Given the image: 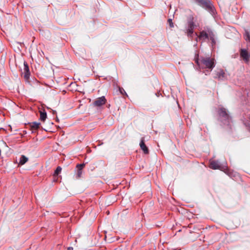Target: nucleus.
Listing matches in <instances>:
<instances>
[{
	"instance_id": "8",
	"label": "nucleus",
	"mask_w": 250,
	"mask_h": 250,
	"mask_svg": "<svg viewBox=\"0 0 250 250\" xmlns=\"http://www.w3.org/2000/svg\"><path fill=\"white\" fill-rule=\"evenodd\" d=\"M213 77L218 80H225L227 79V76L222 69H220L218 71L215 70L212 73Z\"/></svg>"
},
{
	"instance_id": "16",
	"label": "nucleus",
	"mask_w": 250,
	"mask_h": 250,
	"mask_svg": "<svg viewBox=\"0 0 250 250\" xmlns=\"http://www.w3.org/2000/svg\"><path fill=\"white\" fill-rule=\"evenodd\" d=\"M28 158L25 155H21L20 157L19 162H18L17 160H16L15 163L18 164L19 166H22L26 163L28 161Z\"/></svg>"
},
{
	"instance_id": "19",
	"label": "nucleus",
	"mask_w": 250,
	"mask_h": 250,
	"mask_svg": "<svg viewBox=\"0 0 250 250\" xmlns=\"http://www.w3.org/2000/svg\"><path fill=\"white\" fill-rule=\"evenodd\" d=\"M118 91H119V92L120 93V94L121 95H122L123 96H128L127 93H126V92L125 91V90H124V89L122 87H120V86H119L118 87Z\"/></svg>"
},
{
	"instance_id": "26",
	"label": "nucleus",
	"mask_w": 250,
	"mask_h": 250,
	"mask_svg": "<svg viewBox=\"0 0 250 250\" xmlns=\"http://www.w3.org/2000/svg\"><path fill=\"white\" fill-rule=\"evenodd\" d=\"M155 95L157 97H159L161 94V92L160 91H157L156 93H155Z\"/></svg>"
},
{
	"instance_id": "30",
	"label": "nucleus",
	"mask_w": 250,
	"mask_h": 250,
	"mask_svg": "<svg viewBox=\"0 0 250 250\" xmlns=\"http://www.w3.org/2000/svg\"><path fill=\"white\" fill-rule=\"evenodd\" d=\"M56 122H59V119H58V117H57L56 120Z\"/></svg>"
},
{
	"instance_id": "13",
	"label": "nucleus",
	"mask_w": 250,
	"mask_h": 250,
	"mask_svg": "<svg viewBox=\"0 0 250 250\" xmlns=\"http://www.w3.org/2000/svg\"><path fill=\"white\" fill-rule=\"evenodd\" d=\"M194 60L196 64V66L194 67V69L196 70L201 72V69H204V67L201 65L200 57H199L198 55L197 56L196 55Z\"/></svg>"
},
{
	"instance_id": "14",
	"label": "nucleus",
	"mask_w": 250,
	"mask_h": 250,
	"mask_svg": "<svg viewBox=\"0 0 250 250\" xmlns=\"http://www.w3.org/2000/svg\"><path fill=\"white\" fill-rule=\"evenodd\" d=\"M241 57L246 62H248L250 59V54L246 48H242L240 51Z\"/></svg>"
},
{
	"instance_id": "4",
	"label": "nucleus",
	"mask_w": 250,
	"mask_h": 250,
	"mask_svg": "<svg viewBox=\"0 0 250 250\" xmlns=\"http://www.w3.org/2000/svg\"><path fill=\"white\" fill-rule=\"evenodd\" d=\"M209 167L212 169H220L224 171L230 177L233 176L232 172L228 170L225 164H221L218 160H209Z\"/></svg>"
},
{
	"instance_id": "2",
	"label": "nucleus",
	"mask_w": 250,
	"mask_h": 250,
	"mask_svg": "<svg viewBox=\"0 0 250 250\" xmlns=\"http://www.w3.org/2000/svg\"><path fill=\"white\" fill-rule=\"evenodd\" d=\"M198 38L200 40L203 41L210 40L212 47L216 45V41L214 31L209 26H205L204 27L203 29L200 31Z\"/></svg>"
},
{
	"instance_id": "10",
	"label": "nucleus",
	"mask_w": 250,
	"mask_h": 250,
	"mask_svg": "<svg viewBox=\"0 0 250 250\" xmlns=\"http://www.w3.org/2000/svg\"><path fill=\"white\" fill-rule=\"evenodd\" d=\"M25 82L34 88H38L40 86V82L34 77L30 78V77L28 80Z\"/></svg>"
},
{
	"instance_id": "7",
	"label": "nucleus",
	"mask_w": 250,
	"mask_h": 250,
	"mask_svg": "<svg viewBox=\"0 0 250 250\" xmlns=\"http://www.w3.org/2000/svg\"><path fill=\"white\" fill-rule=\"evenodd\" d=\"M20 70L21 71V75H23L25 81H28L29 77L31 76V72L30 71L28 64L25 61H24L23 62V71L21 68H20Z\"/></svg>"
},
{
	"instance_id": "24",
	"label": "nucleus",
	"mask_w": 250,
	"mask_h": 250,
	"mask_svg": "<svg viewBox=\"0 0 250 250\" xmlns=\"http://www.w3.org/2000/svg\"><path fill=\"white\" fill-rule=\"evenodd\" d=\"M212 70L209 69H206L205 71H202L203 73H205L206 75H208Z\"/></svg>"
},
{
	"instance_id": "6",
	"label": "nucleus",
	"mask_w": 250,
	"mask_h": 250,
	"mask_svg": "<svg viewBox=\"0 0 250 250\" xmlns=\"http://www.w3.org/2000/svg\"><path fill=\"white\" fill-rule=\"evenodd\" d=\"M200 60L201 65L204 67V69H209L212 70L215 66V61L211 59L210 56H201Z\"/></svg>"
},
{
	"instance_id": "22",
	"label": "nucleus",
	"mask_w": 250,
	"mask_h": 250,
	"mask_svg": "<svg viewBox=\"0 0 250 250\" xmlns=\"http://www.w3.org/2000/svg\"><path fill=\"white\" fill-rule=\"evenodd\" d=\"M87 163H82V164H78L77 165V168H81L82 170H83V167H85V164H86Z\"/></svg>"
},
{
	"instance_id": "11",
	"label": "nucleus",
	"mask_w": 250,
	"mask_h": 250,
	"mask_svg": "<svg viewBox=\"0 0 250 250\" xmlns=\"http://www.w3.org/2000/svg\"><path fill=\"white\" fill-rule=\"evenodd\" d=\"M62 170V168L61 166H58L56 169L54 170L53 176V181L54 182H57L59 181V178H62V176L60 175Z\"/></svg>"
},
{
	"instance_id": "18",
	"label": "nucleus",
	"mask_w": 250,
	"mask_h": 250,
	"mask_svg": "<svg viewBox=\"0 0 250 250\" xmlns=\"http://www.w3.org/2000/svg\"><path fill=\"white\" fill-rule=\"evenodd\" d=\"M244 38L247 42H250V33L248 30H245Z\"/></svg>"
},
{
	"instance_id": "17",
	"label": "nucleus",
	"mask_w": 250,
	"mask_h": 250,
	"mask_svg": "<svg viewBox=\"0 0 250 250\" xmlns=\"http://www.w3.org/2000/svg\"><path fill=\"white\" fill-rule=\"evenodd\" d=\"M47 118V112L44 110L40 112L39 120L42 122H44Z\"/></svg>"
},
{
	"instance_id": "12",
	"label": "nucleus",
	"mask_w": 250,
	"mask_h": 250,
	"mask_svg": "<svg viewBox=\"0 0 250 250\" xmlns=\"http://www.w3.org/2000/svg\"><path fill=\"white\" fill-rule=\"evenodd\" d=\"M140 147L141 150L145 154H148L149 153L148 147L145 144V139L144 137H142L139 143Z\"/></svg>"
},
{
	"instance_id": "9",
	"label": "nucleus",
	"mask_w": 250,
	"mask_h": 250,
	"mask_svg": "<svg viewBox=\"0 0 250 250\" xmlns=\"http://www.w3.org/2000/svg\"><path fill=\"white\" fill-rule=\"evenodd\" d=\"M106 102V99L105 96H103L100 97H99L94 101L92 104L94 106H96L97 107H100L103 105H104Z\"/></svg>"
},
{
	"instance_id": "29",
	"label": "nucleus",
	"mask_w": 250,
	"mask_h": 250,
	"mask_svg": "<svg viewBox=\"0 0 250 250\" xmlns=\"http://www.w3.org/2000/svg\"><path fill=\"white\" fill-rule=\"evenodd\" d=\"M22 133H23V134L24 135H25V134H27V131H26V130H23V131H22Z\"/></svg>"
},
{
	"instance_id": "3",
	"label": "nucleus",
	"mask_w": 250,
	"mask_h": 250,
	"mask_svg": "<svg viewBox=\"0 0 250 250\" xmlns=\"http://www.w3.org/2000/svg\"><path fill=\"white\" fill-rule=\"evenodd\" d=\"M194 1L199 6L208 12L213 18L216 17V10L211 0H194Z\"/></svg>"
},
{
	"instance_id": "5",
	"label": "nucleus",
	"mask_w": 250,
	"mask_h": 250,
	"mask_svg": "<svg viewBox=\"0 0 250 250\" xmlns=\"http://www.w3.org/2000/svg\"><path fill=\"white\" fill-rule=\"evenodd\" d=\"M187 21L186 33L188 37H192L194 35V30L197 25L196 24L194 17L192 15L188 16Z\"/></svg>"
},
{
	"instance_id": "1",
	"label": "nucleus",
	"mask_w": 250,
	"mask_h": 250,
	"mask_svg": "<svg viewBox=\"0 0 250 250\" xmlns=\"http://www.w3.org/2000/svg\"><path fill=\"white\" fill-rule=\"evenodd\" d=\"M218 121L224 128L231 129L232 117L229 110L224 107H219L217 110Z\"/></svg>"
},
{
	"instance_id": "21",
	"label": "nucleus",
	"mask_w": 250,
	"mask_h": 250,
	"mask_svg": "<svg viewBox=\"0 0 250 250\" xmlns=\"http://www.w3.org/2000/svg\"><path fill=\"white\" fill-rule=\"evenodd\" d=\"M87 163H82V164H78L77 165V168H81L82 170H83V167H85V164H86Z\"/></svg>"
},
{
	"instance_id": "15",
	"label": "nucleus",
	"mask_w": 250,
	"mask_h": 250,
	"mask_svg": "<svg viewBox=\"0 0 250 250\" xmlns=\"http://www.w3.org/2000/svg\"><path fill=\"white\" fill-rule=\"evenodd\" d=\"M27 125H28L29 128L38 129V128L41 127L42 130H43L45 131H47V130L43 128L42 126H41V124L40 122H38L35 121V122H33L32 123H28Z\"/></svg>"
},
{
	"instance_id": "20",
	"label": "nucleus",
	"mask_w": 250,
	"mask_h": 250,
	"mask_svg": "<svg viewBox=\"0 0 250 250\" xmlns=\"http://www.w3.org/2000/svg\"><path fill=\"white\" fill-rule=\"evenodd\" d=\"M83 170L81 168H77V172L76 174V177L77 178H80L82 176Z\"/></svg>"
},
{
	"instance_id": "27",
	"label": "nucleus",
	"mask_w": 250,
	"mask_h": 250,
	"mask_svg": "<svg viewBox=\"0 0 250 250\" xmlns=\"http://www.w3.org/2000/svg\"><path fill=\"white\" fill-rule=\"evenodd\" d=\"M73 248L72 247H68L67 248V250H73Z\"/></svg>"
},
{
	"instance_id": "28",
	"label": "nucleus",
	"mask_w": 250,
	"mask_h": 250,
	"mask_svg": "<svg viewBox=\"0 0 250 250\" xmlns=\"http://www.w3.org/2000/svg\"><path fill=\"white\" fill-rule=\"evenodd\" d=\"M52 113L53 115H56L57 114V111L56 110H52Z\"/></svg>"
},
{
	"instance_id": "25",
	"label": "nucleus",
	"mask_w": 250,
	"mask_h": 250,
	"mask_svg": "<svg viewBox=\"0 0 250 250\" xmlns=\"http://www.w3.org/2000/svg\"><path fill=\"white\" fill-rule=\"evenodd\" d=\"M29 129L31 131V134H33L36 132V131L35 130V128H29Z\"/></svg>"
},
{
	"instance_id": "23",
	"label": "nucleus",
	"mask_w": 250,
	"mask_h": 250,
	"mask_svg": "<svg viewBox=\"0 0 250 250\" xmlns=\"http://www.w3.org/2000/svg\"><path fill=\"white\" fill-rule=\"evenodd\" d=\"M167 23H168L169 24V26H170V27H174V23L172 21V20L171 19H168L167 20Z\"/></svg>"
},
{
	"instance_id": "31",
	"label": "nucleus",
	"mask_w": 250,
	"mask_h": 250,
	"mask_svg": "<svg viewBox=\"0 0 250 250\" xmlns=\"http://www.w3.org/2000/svg\"><path fill=\"white\" fill-rule=\"evenodd\" d=\"M1 155V149H0V156Z\"/></svg>"
}]
</instances>
